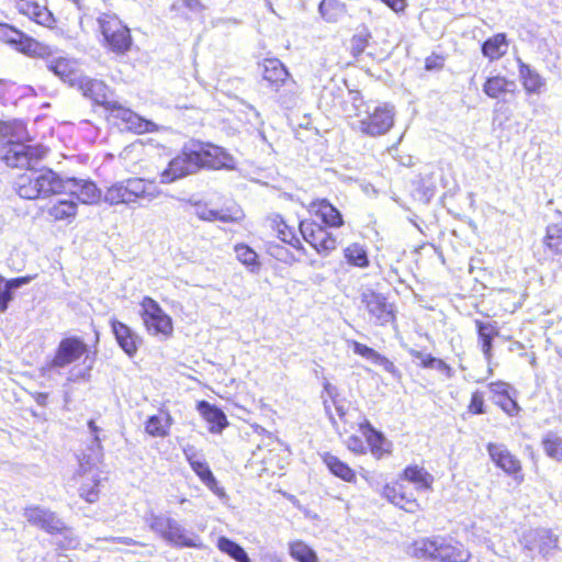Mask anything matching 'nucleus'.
Segmentation results:
<instances>
[{
  "label": "nucleus",
  "instance_id": "obj_1",
  "mask_svg": "<svg viewBox=\"0 0 562 562\" xmlns=\"http://www.w3.org/2000/svg\"><path fill=\"white\" fill-rule=\"evenodd\" d=\"M22 123L0 124V134L3 137H20L18 131H23ZM2 139L0 138V142ZM46 155L42 146H33L20 140L9 138L1 155L7 166L12 168H26L15 182V191L22 199H46L63 193L64 179L49 168H36V165Z\"/></svg>",
  "mask_w": 562,
  "mask_h": 562
},
{
  "label": "nucleus",
  "instance_id": "obj_2",
  "mask_svg": "<svg viewBox=\"0 0 562 562\" xmlns=\"http://www.w3.org/2000/svg\"><path fill=\"white\" fill-rule=\"evenodd\" d=\"M233 156L222 147L207 145H186L177 157L162 171L160 178L162 183H170L188 175L194 173L203 167L212 169L232 168Z\"/></svg>",
  "mask_w": 562,
  "mask_h": 562
},
{
  "label": "nucleus",
  "instance_id": "obj_3",
  "mask_svg": "<svg viewBox=\"0 0 562 562\" xmlns=\"http://www.w3.org/2000/svg\"><path fill=\"white\" fill-rule=\"evenodd\" d=\"M74 87L80 90L85 97L104 106L112 116L122 120L126 124V128L133 130L136 133L149 131V125L151 124L149 121L142 119L117 101L108 100V87L104 82L81 74Z\"/></svg>",
  "mask_w": 562,
  "mask_h": 562
},
{
  "label": "nucleus",
  "instance_id": "obj_4",
  "mask_svg": "<svg viewBox=\"0 0 562 562\" xmlns=\"http://www.w3.org/2000/svg\"><path fill=\"white\" fill-rule=\"evenodd\" d=\"M408 553L418 559L440 562H468L471 557L461 543L442 537L418 539L412 543Z\"/></svg>",
  "mask_w": 562,
  "mask_h": 562
},
{
  "label": "nucleus",
  "instance_id": "obj_5",
  "mask_svg": "<svg viewBox=\"0 0 562 562\" xmlns=\"http://www.w3.org/2000/svg\"><path fill=\"white\" fill-rule=\"evenodd\" d=\"M150 529L158 533L165 541L183 548H203L201 538L186 529L179 521L162 515H156L150 518Z\"/></svg>",
  "mask_w": 562,
  "mask_h": 562
},
{
  "label": "nucleus",
  "instance_id": "obj_6",
  "mask_svg": "<svg viewBox=\"0 0 562 562\" xmlns=\"http://www.w3.org/2000/svg\"><path fill=\"white\" fill-rule=\"evenodd\" d=\"M361 304L374 325L385 326L395 323L394 305L389 303L383 294L368 289L361 293Z\"/></svg>",
  "mask_w": 562,
  "mask_h": 562
},
{
  "label": "nucleus",
  "instance_id": "obj_7",
  "mask_svg": "<svg viewBox=\"0 0 562 562\" xmlns=\"http://www.w3.org/2000/svg\"><path fill=\"white\" fill-rule=\"evenodd\" d=\"M0 40L10 44L18 52L31 57H45L49 55L48 46L9 24H0Z\"/></svg>",
  "mask_w": 562,
  "mask_h": 562
},
{
  "label": "nucleus",
  "instance_id": "obj_8",
  "mask_svg": "<svg viewBox=\"0 0 562 562\" xmlns=\"http://www.w3.org/2000/svg\"><path fill=\"white\" fill-rule=\"evenodd\" d=\"M98 22L106 44L113 52L124 53L130 48L132 43L130 30L116 16L102 14Z\"/></svg>",
  "mask_w": 562,
  "mask_h": 562
},
{
  "label": "nucleus",
  "instance_id": "obj_9",
  "mask_svg": "<svg viewBox=\"0 0 562 562\" xmlns=\"http://www.w3.org/2000/svg\"><path fill=\"white\" fill-rule=\"evenodd\" d=\"M87 352V345L78 337H68L60 340L54 358L43 368V375L55 369H61L77 361Z\"/></svg>",
  "mask_w": 562,
  "mask_h": 562
},
{
  "label": "nucleus",
  "instance_id": "obj_10",
  "mask_svg": "<svg viewBox=\"0 0 562 562\" xmlns=\"http://www.w3.org/2000/svg\"><path fill=\"white\" fill-rule=\"evenodd\" d=\"M394 124V109L389 105L375 106L371 112L366 110V116L358 122V128L366 135L380 136L390 131Z\"/></svg>",
  "mask_w": 562,
  "mask_h": 562
},
{
  "label": "nucleus",
  "instance_id": "obj_11",
  "mask_svg": "<svg viewBox=\"0 0 562 562\" xmlns=\"http://www.w3.org/2000/svg\"><path fill=\"white\" fill-rule=\"evenodd\" d=\"M142 317L147 330L153 335H170L172 331L171 318L161 310L151 297H144L142 302Z\"/></svg>",
  "mask_w": 562,
  "mask_h": 562
},
{
  "label": "nucleus",
  "instance_id": "obj_12",
  "mask_svg": "<svg viewBox=\"0 0 562 562\" xmlns=\"http://www.w3.org/2000/svg\"><path fill=\"white\" fill-rule=\"evenodd\" d=\"M558 536L548 529H533L525 532L521 539L524 549L532 552L538 551L544 559L554 555L558 550Z\"/></svg>",
  "mask_w": 562,
  "mask_h": 562
},
{
  "label": "nucleus",
  "instance_id": "obj_13",
  "mask_svg": "<svg viewBox=\"0 0 562 562\" xmlns=\"http://www.w3.org/2000/svg\"><path fill=\"white\" fill-rule=\"evenodd\" d=\"M300 232L306 243H308L317 252L330 251L336 249V237L325 227L313 221H302Z\"/></svg>",
  "mask_w": 562,
  "mask_h": 562
},
{
  "label": "nucleus",
  "instance_id": "obj_14",
  "mask_svg": "<svg viewBox=\"0 0 562 562\" xmlns=\"http://www.w3.org/2000/svg\"><path fill=\"white\" fill-rule=\"evenodd\" d=\"M63 193H68L85 204L98 203L102 198L101 190L88 179H64Z\"/></svg>",
  "mask_w": 562,
  "mask_h": 562
},
{
  "label": "nucleus",
  "instance_id": "obj_15",
  "mask_svg": "<svg viewBox=\"0 0 562 562\" xmlns=\"http://www.w3.org/2000/svg\"><path fill=\"white\" fill-rule=\"evenodd\" d=\"M261 68L263 79L276 92H280V88L285 87L289 92L293 93L295 83L290 79L288 69L279 59H265L261 64Z\"/></svg>",
  "mask_w": 562,
  "mask_h": 562
},
{
  "label": "nucleus",
  "instance_id": "obj_16",
  "mask_svg": "<svg viewBox=\"0 0 562 562\" xmlns=\"http://www.w3.org/2000/svg\"><path fill=\"white\" fill-rule=\"evenodd\" d=\"M194 214L201 220L206 222L220 221L223 223H239L244 220V211L238 207H227L222 210L209 209L206 204L200 202L194 203Z\"/></svg>",
  "mask_w": 562,
  "mask_h": 562
},
{
  "label": "nucleus",
  "instance_id": "obj_17",
  "mask_svg": "<svg viewBox=\"0 0 562 562\" xmlns=\"http://www.w3.org/2000/svg\"><path fill=\"white\" fill-rule=\"evenodd\" d=\"M24 517L30 524L53 535L64 529V522L53 512L38 506L26 508Z\"/></svg>",
  "mask_w": 562,
  "mask_h": 562
},
{
  "label": "nucleus",
  "instance_id": "obj_18",
  "mask_svg": "<svg viewBox=\"0 0 562 562\" xmlns=\"http://www.w3.org/2000/svg\"><path fill=\"white\" fill-rule=\"evenodd\" d=\"M184 454L192 470L200 477V480L207 486V488L220 497L224 496V488L218 485V482L213 475L207 463L196 459V453L192 451V449H184Z\"/></svg>",
  "mask_w": 562,
  "mask_h": 562
},
{
  "label": "nucleus",
  "instance_id": "obj_19",
  "mask_svg": "<svg viewBox=\"0 0 562 562\" xmlns=\"http://www.w3.org/2000/svg\"><path fill=\"white\" fill-rule=\"evenodd\" d=\"M487 452L493 462L509 475L521 470L520 461L502 443H488Z\"/></svg>",
  "mask_w": 562,
  "mask_h": 562
},
{
  "label": "nucleus",
  "instance_id": "obj_20",
  "mask_svg": "<svg viewBox=\"0 0 562 562\" xmlns=\"http://www.w3.org/2000/svg\"><path fill=\"white\" fill-rule=\"evenodd\" d=\"M88 427L90 431L93 434V442L89 448V453H83L79 459V473L83 475L90 472L93 468H95L102 459V446L100 443L99 431L100 428L95 425L93 420L88 422Z\"/></svg>",
  "mask_w": 562,
  "mask_h": 562
},
{
  "label": "nucleus",
  "instance_id": "obj_21",
  "mask_svg": "<svg viewBox=\"0 0 562 562\" xmlns=\"http://www.w3.org/2000/svg\"><path fill=\"white\" fill-rule=\"evenodd\" d=\"M112 331L119 346L128 357L136 355L142 339L127 325L119 321L111 322Z\"/></svg>",
  "mask_w": 562,
  "mask_h": 562
},
{
  "label": "nucleus",
  "instance_id": "obj_22",
  "mask_svg": "<svg viewBox=\"0 0 562 562\" xmlns=\"http://www.w3.org/2000/svg\"><path fill=\"white\" fill-rule=\"evenodd\" d=\"M134 203L139 200L151 202L160 196L161 190L154 181L144 178L133 177L126 179Z\"/></svg>",
  "mask_w": 562,
  "mask_h": 562
},
{
  "label": "nucleus",
  "instance_id": "obj_23",
  "mask_svg": "<svg viewBox=\"0 0 562 562\" xmlns=\"http://www.w3.org/2000/svg\"><path fill=\"white\" fill-rule=\"evenodd\" d=\"M46 67L70 87L75 86L81 75V71L76 67V63L64 57L48 60Z\"/></svg>",
  "mask_w": 562,
  "mask_h": 562
},
{
  "label": "nucleus",
  "instance_id": "obj_24",
  "mask_svg": "<svg viewBox=\"0 0 562 562\" xmlns=\"http://www.w3.org/2000/svg\"><path fill=\"white\" fill-rule=\"evenodd\" d=\"M311 211H313L327 226L340 227L344 225L341 213L326 199L313 201L311 203Z\"/></svg>",
  "mask_w": 562,
  "mask_h": 562
},
{
  "label": "nucleus",
  "instance_id": "obj_25",
  "mask_svg": "<svg viewBox=\"0 0 562 562\" xmlns=\"http://www.w3.org/2000/svg\"><path fill=\"white\" fill-rule=\"evenodd\" d=\"M16 8L20 13L26 15L40 25L50 26L54 23L52 12L46 7L40 5L36 2L20 0Z\"/></svg>",
  "mask_w": 562,
  "mask_h": 562
},
{
  "label": "nucleus",
  "instance_id": "obj_26",
  "mask_svg": "<svg viewBox=\"0 0 562 562\" xmlns=\"http://www.w3.org/2000/svg\"><path fill=\"white\" fill-rule=\"evenodd\" d=\"M196 408L201 416L211 425V432L218 434L227 426L226 415L217 406L206 401H200Z\"/></svg>",
  "mask_w": 562,
  "mask_h": 562
},
{
  "label": "nucleus",
  "instance_id": "obj_27",
  "mask_svg": "<svg viewBox=\"0 0 562 562\" xmlns=\"http://www.w3.org/2000/svg\"><path fill=\"white\" fill-rule=\"evenodd\" d=\"M475 326L482 345V351L487 361L492 358L493 339L498 336L499 330L496 322H482L476 319Z\"/></svg>",
  "mask_w": 562,
  "mask_h": 562
},
{
  "label": "nucleus",
  "instance_id": "obj_28",
  "mask_svg": "<svg viewBox=\"0 0 562 562\" xmlns=\"http://www.w3.org/2000/svg\"><path fill=\"white\" fill-rule=\"evenodd\" d=\"M518 61V71L522 86L528 93H540L546 85V80L528 64H525L520 58Z\"/></svg>",
  "mask_w": 562,
  "mask_h": 562
},
{
  "label": "nucleus",
  "instance_id": "obj_29",
  "mask_svg": "<svg viewBox=\"0 0 562 562\" xmlns=\"http://www.w3.org/2000/svg\"><path fill=\"white\" fill-rule=\"evenodd\" d=\"M517 85L503 76H494L486 79L483 91L492 99H497L506 93H515Z\"/></svg>",
  "mask_w": 562,
  "mask_h": 562
},
{
  "label": "nucleus",
  "instance_id": "obj_30",
  "mask_svg": "<svg viewBox=\"0 0 562 562\" xmlns=\"http://www.w3.org/2000/svg\"><path fill=\"white\" fill-rule=\"evenodd\" d=\"M103 200L110 205L134 203L126 179L117 181L109 187L103 194Z\"/></svg>",
  "mask_w": 562,
  "mask_h": 562
},
{
  "label": "nucleus",
  "instance_id": "obj_31",
  "mask_svg": "<svg viewBox=\"0 0 562 562\" xmlns=\"http://www.w3.org/2000/svg\"><path fill=\"white\" fill-rule=\"evenodd\" d=\"M31 280L32 277H20L7 281L0 277V313L7 311L10 301L13 299V292L27 284Z\"/></svg>",
  "mask_w": 562,
  "mask_h": 562
},
{
  "label": "nucleus",
  "instance_id": "obj_32",
  "mask_svg": "<svg viewBox=\"0 0 562 562\" xmlns=\"http://www.w3.org/2000/svg\"><path fill=\"white\" fill-rule=\"evenodd\" d=\"M508 42L504 33L487 38L482 44V54L490 60H496L507 53Z\"/></svg>",
  "mask_w": 562,
  "mask_h": 562
},
{
  "label": "nucleus",
  "instance_id": "obj_33",
  "mask_svg": "<svg viewBox=\"0 0 562 562\" xmlns=\"http://www.w3.org/2000/svg\"><path fill=\"white\" fill-rule=\"evenodd\" d=\"M322 459L335 476L349 483L356 481L355 471L347 463L339 460L336 456L326 452L323 454Z\"/></svg>",
  "mask_w": 562,
  "mask_h": 562
},
{
  "label": "nucleus",
  "instance_id": "obj_34",
  "mask_svg": "<svg viewBox=\"0 0 562 562\" xmlns=\"http://www.w3.org/2000/svg\"><path fill=\"white\" fill-rule=\"evenodd\" d=\"M384 495L396 506L403 508L406 512L413 513L418 507L415 499L409 498L404 493V486H385Z\"/></svg>",
  "mask_w": 562,
  "mask_h": 562
},
{
  "label": "nucleus",
  "instance_id": "obj_35",
  "mask_svg": "<svg viewBox=\"0 0 562 562\" xmlns=\"http://www.w3.org/2000/svg\"><path fill=\"white\" fill-rule=\"evenodd\" d=\"M172 419L168 413H160L148 418L145 430L153 437H166L171 426Z\"/></svg>",
  "mask_w": 562,
  "mask_h": 562
},
{
  "label": "nucleus",
  "instance_id": "obj_36",
  "mask_svg": "<svg viewBox=\"0 0 562 562\" xmlns=\"http://www.w3.org/2000/svg\"><path fill=\"white\" fill-rule=\"evenodd\" d=\"M404 479L417 485L419 490H429L434 482V477L424 468L408 467L404 471Z\"/></svg>",
  "mask_w": 562,
  "mask_h": 562
},
{
  "label": "nucleus",
  "instance_id": "obj_37",
  "mask_svg": "<svg viewBox=\"0 0 562 562\" xmlns=\"http://www.w3.org/2000/svg\"><path fill=\"white\" fill-rule=\"evenodd\" d=\"M271 226L273 229L277 231V236L283 241V243H286L289 245H291L292 247L296 248V249H303V246L300 241V239L295 236L294 232L292 231V228H290L285 223L284 221L282 220L281 216L279 215H276L272 220H271Z\"/></svg>",
  "mask_w": 562,
  "mask_h": 562
},
{
  "label": "nucleus",
  "instance_id": "obj_38",
  "mask_svg": "<svg viewBox=\"0 0 562 562\" xmlns=\"http://www.w3.org/2000/svg\"><path fill=\"white\" fill-rule=\"evenodd\" d=\"M347 262L353 267L367 268L370 263L367 250L360 244L353 243L344 249Z\"/></svg>",
  "mask_w": 562,
  "mask_h": 562
},
{
  "label": "nucleus",
  "instance_id": "obj_39",
  "mask_svg": "<svg viewBox=\"0 0 562 562\" xmlns=\"http://www.w3.org/2000/svg\"><path fill=\"white\" fill-rule=\"evenodd\" d=\"M217 547L222 552L228 554L237 562H250L244 548L226 537L218 538Z\"/></svg>",
  "mask_w": 562,
  "mask_h": 562
},
{
  "label": "nucleus",
  "instance_id": "obj_40",
  "mask_svg": "<svg viewBox=\"0 0 562 562\" xmlns=\"http://www.w3.org/2000/svg\"><path fill=\"white\" fill-rule=\"evenodd\" d=\"M289 551L290 555L297 562H318L316 552L301 540L291 542Z\"/></svg>",
  "mask_w": 562,
  "mask_h": 562
},
{
  "label": "nucleus",
  "instance_id": "obj_41",
  "mask_svg": "<svg viewBox=\"0 0 562 562\" xmlns=\"http://www.w3.org/2000/svg\"><path fill=\"white\" fill-rule=\"evenodd\" d=\"M370 106L367 105L359 91L350 90L348 92V99L345 101L344 111L348 116H361L366 114V110Z\"/></svg>",
  "mask_w": 562,
  "mask_h": 562
},
{
  "label": "nucleus",
  "instance_id": "obj_42",
  "mask_svg": "<svg viewBox=\"0 0 562 562\" xmlns=\"http://www.w3.org/2000/svg\"><path fill=\"white\" fill-rule=\"evenodd\" d=\"M543 243L553 254L562 255V225H548Z\"/></svg>",
  "mask_w": 562,
  "mask_h": 562
},
{
  "label": "nucleus",
  "instance_id": "obj_43",
  "mask_svg": "<svg viewBox=\"0 0 562 562\" xmlns=\"http://www.w3.org/2000/svg\"><path fill=\"white\" fill-rule=\"evenodd\" d=\"M542 447L546 454L555 460H562V438L554 432H548L542 439Z\"/></svg>",
  "mask_w": 562,
  "mask_h": 562
},
{
  "label": "nucleus",
  "instance_id": "obj_44",
  "mask_svg": "<svg viewBox=\"0 0 562 562\" xmlns=\"http://www.w3.org/2000/svg\"><path fill=\"white\" fill-rule=\"evenodd\" d=\"M48 214L57 221L74 217L77 214V203L68 200H60L48 209Z\"/></svg>",
  "mask_w": 562,
  "mask_h": 562
},
{
  "label": "nucleus",
  "instance_id": "obj_45",
  "mask_svg": "<svg viewBox=\"0 0 562 562\" xmlns=\"http://www.w3.org/2000/svg\"><path fill=\"white\" fill-rule=\"evenodd\" d=\"M235 252H236L237 259L243 265L249 267L251 271L259 268L260 263L258 262V255L249 246L244 245V244H238L235 246Z\"/></svg>",
  "mask_w": 562,
  "mask_h": 562
},
{
  "label": "nucleus",
  "instance_id": "obj_46",
  "mask_svg": "<svg viewBox=\"0 0 562 562\" xmlns=\"http://www.w3.org/2000/svg\"><path fill=\"white\" fill-rule=\"evenodd\" d=\"M371 38V33L368 29L363 27L357 34H355L350 41V50L351 54L357 57L361 55L367 48L369 41Z\"/></svg>",
  "mask_w": 562,
  "mask_h": 562
},
{
  "label": "nucleus",
  "instance_id": "obj_47",
  "mask_svg": "<svg viewBox=\"0 0 562 562\" xmlns=\"http://www.w3.org/2000/svg\"><path fill=\"white\" fill-rule=\"evenodd\" d=\"M55 533L58 535L56 544L59 548L64 550H69L78 547L79 540L77 539V537H75L74 532L70 529H68L65 525L63 530L56 531Z\"/></svg>",
  "mask_w": 562,
  "mask_h": 562
},
{
  "label": "nucleus",
  "instance_id": "obj_48",
  "mask_svg": "<svg viewBox=\"0 0 562 562\" xmlns=\"http://www.w3.org/2000/svg\"><path fill=\"white\" fill-rule=\"evenodd\" d=\"M98 485L99 481L95 479V474L91 475V484H82L80 487V496L89 503H93L98 499Z\"/></svg>",
  "mask_w": 562,
  "mask_h": 562
},
{
  "label": "nucleus",
  "instance_id": "obj_49",
  "mask_svg": "<svg viewBox=\"0 0 562 562\" xmlns=\"http://www.w3.org/2000/svg\"><path fill=\"white\" fill-rule=\"evenodd\" d=\"M368 443L371 446L372 453L381 457L386 449H384V445L386 443V439L379 431L369 434L367 437Z\"/></svg>",
  "mask_w": 562,
  "mask_h": 562
},
{
  "label": "nucleus",
  "instance_id": "obj_50",
  "mask_svg": "<svg viewBox=\"0 0 562 562\" xmlns=\"http://www.w3.org/2000/svg\"><path fill=\"white\" fill-rule=\"evenodd\" d=\"M267 251L270 256L283 262L293 259V255L285 247L277 243H269L267 245Z\"/></svg>",
  "mask_w": 562,
  "mask_h": 562
},
{
  "label": "nucleus",
  "instance_id": "obj_51",
  "mask_svg": "<svg viewBox=\"0 0 562 562\" xmlns=\"http://www.w3.org/2000/svg\"><path fill=\"white\" fill-rule=\"evenodd\" d=\"M350 345L352 346L353 352L356 355H359L368 360H371L373 363L379 356L378 351L356 340L350 341Z\"/></svg>",
  "mask_w": 562,
  "mask_h": 562
},
{
  "label": "nucleus",
  "instance_id": "obj_52",
  "mask_svg": "<svg viewBox=\"0 0 562 562\" xmlns=\"http://www.w3.org/2000/svg\"><path fill=\"white\" fill-rule=\"evenodd\" d=\"M408 353L415 359L420 360V366L426 369H434L436 366V361L438 359L432 357L431 355H426L413 348L408 349Z\"/></svg>",
  "mask_w": 562,
  "mask_h": 562
},
{
  "label": "nucleus",
  "instance_id": "obj_53",
  "mask_svg": "<svg viewBox=\"0 0 562 562\" xmlns=\"http://www.w3.org/2000/svg\"><path fill=\"white\" fill-rule=\"evenodd\" d=\"M497 403L509 416L516 415L519 411L518 404L508 394H504Z\"/></svg>",
  "mask_w": 562,
  "mask_h": 562
},
{
  "label": "nucleus",
  "instance_id": "obj_54",
  "mask_svg": "<svg viewBox=\"0 0 562 562\" xmlns=\"http://www.w3.org/2000/svg\"><path fill=\"white\" fill-rule=\"evenodd\" d=\"M469 409L473 414H483L484 413V398H483V394L481 392L476 391L472 394Z\"/></svg>",
  "mask_w": 562,
  "mask_h": 562
},
{
  "label": "nucleus",
  "instance_id": "obj_55",
  "mask_svg": "<svg viewBox=\"0 0 562 562\" xmlns=\"http://www.w3.org/2000/svg\"><path fill=\"white\" fill-rule=\"evenodd\" d=\"M375 364L381 366L386 372L391 373L395 378H400L401 373L398 369L395 367V364L389 360L386 357L379 353L376 360L374 361Z\"/></svg>",
  "mask_w": 562,
  "mask_h": 562
},
{
  "label": "nucleus",
  "instance_id": "obj_56",
  "mask_svg": "<svg viewBox=\"0 0 562 562\" xmlns=\"http://www.w3.org/2000/svg\"><path fill=\"white\" fill-rule=\"evenodd\" d=\"M443 66V60L439 56H430L425 60V68L427 70L441 69Z\"/></svg>",
  "mask_w": 562,
  "mask_h": 562
},
{
  "label": "nucleus",
  "instance_id": "obj_57",
  "mask_svg": "<svg viewBox=\"0 0 562 562\" xmlns=\"http://www.w3.org/2000/svg\"><path fill=\"white\" fill-rule=\"evenodd\" d=\"M347 445H348V449L353 452H363V450H364L362 440L360 438H358L357 436H350L348 438Z\"/></svg>",
  "mask_w": 562,
  "mask_h": 562
},
{
  "label": "nucleus",
  "instance_id": "obj_58",
  "mask_svg": "<svg viewBox=\"0 0 562 562\" xmlns=\"http://www.w3.org/2000/svg\"><path fill=\"white\" fill-rule=\"evenodd\" d=\"M89 371H90V367H88L87 369L81 370L79 372H75L72 370V371H70V373L68 375V381L69 382H78L80 380H88Z\"/></svg>",
  "mask_w": 562,
  "mask_h": 562
},
{
  "label": "nucleus",
  "instance_id": "obj_59",
  "mask_svg": "<svg viewBox=\"0 0 562 562\" xmlns=\"http://www.w3.org/2000/svg\"><path fill=\"white\" fill-rule=\"evenodd\" d=\"M183 5L192 12H202L205 5L200 0H183Z\"/></svg>",
  "mask_w": 562,
  "mask_h": 562
},
{
  "label": "nucleus",
  "instance_id": "obj_60",
  "mask_svg": "<svg viewBox=\"0 0 562 562\" xmlns=\"http://www.w3.org/2000/svg\"><path fill=\"white\" fill-rule=\"evenodd\" d=\"M434 369H437L438 371L445 373L448 378L452 376V369L450 366H448L443 360L437 359L436 366Z\"/></svg>",
  "mask_w": 562,
  "mask_h": 562
},
{
  "label": "nucleus",
  "instance_id": "obj_61",
  "mask_svg": "<svg viewBox=\"0 0 562 562\" xmlns=\"http://www.w3.org/2000/svg\"><path fill=\"white\" fill-rule=\"evenodd\" d=\"M385 4H387L395 12L403 11L405 8L404 0H382Z\"/></svg>",
  "mask_w": 562,
  "mask_h": 562
},
{
  "label": "nucleus",
  "instance_id": "obj_62",
  "mask_svg": "<svg viewBox=\"0 0 562 562\" xmlns=\"http://www.w3.org/2000/svg\"><path fill=\"white\" fill-rule=\"evenodd\" d=\"M505 386L506 384L505 383H491L490 384V387L493 392L497 393L499 395V398L504 395V394H507L506 390H505Z\"/></svg>",
  "mask_w": 562,
  "mask_h": 562
},
{
  "label": "nucleus",
  "instance_id": "obj_63",
  "mask_svg": "<svg viewBox=\"0 0 562 562\" xmlns=\"http://www.w3.org/2000/svg\"><path fill=\"white\" fill-rule=\"evenodd\" d=\"M360 429H361V431L363 432V435L366 437H368L369 434H373V432L378 431V430H375L373 428V426L368 420H366L364 423L360 424Z\"/></svg>",
  "mask_w": 562,
  "mask_h": 562
},
{
  "label": "nucleus",
  "instance_id": "obj_64",
  "mask_svg": "<svg viewBox=\"0 0 562 562\" xmlns=\"http://www.w3.org/2000/svg\"><path fill=\"white\" fill-rule=\"evenodd\" d=\"M47 393H37L35 395V401L40 406H45L47 404Z\"/></svg>",
  "mask_w": 562,
  "mask_h": 562
}]
</instances>
